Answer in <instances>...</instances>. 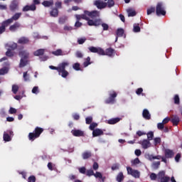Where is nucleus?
Masks as SVG:
<instances>
[{"mask_svg": "<svg viewBox=\"0 0 182 182\" xmlns=\"http://www.w3.org/2000/svg\"><path fill=\"white\" fill-rule=\"evenodd\" d=\"M68 66H69V62L66 61L58 64V67L50 65L49 68L51 69V70H57L60 76L66 79V77L69 76V72L66 70V68H68Z\"/></svg>", "mask_w": 182, "mask_h": 182, "instance_id": "nucleus-1", "label": "nucleus"}, {"mask_svg": "<svg viewBox=\"0 0 182 182\" xmlns=\"http://www.w3.org/2000/svg\"><path fill=\"white\" fill-rule=\"evenodd\" d=\"M42 133H43V128L36 127L33 132L28 134V140H30V141H35L36 139L41 137Z\"/></svg>", "mask_w": 182, "mask_h": 182, "instance_id": "nucleus-2", "label": "nucleus"}, {"mask_svg": "<svg viewBox=\"0 0 182 182\" xmlns=\"http://www.w3.org/2000/svg\"><path fill=\"white\" fill-rule=\"evenodd\" d=\"M156 14L157 16H166V9L164 5L161 2H159L156 6Z\"/></svg>", "mask_w": 182, "mask_h": 182, "instance_id": "nucleus-3", "label": "nucleus"}, {"mask_svg": "<svg viewBox=\"0 0 182 182\" xmlns=\"http://www.w3.org/2000/svg\"><path fill=\"white\" fill-rule=\"evenodd\" d=\"M109 97L105 101L106 105H114L116 102V97H117V93L115 91H111L109 93Z\"/></svg>", "mask_w": 182, "mask_h": 182, "instance_id": "nucleus-4", "label": "nucleus"}, {"mask_svg": "<svg viewBox=\"0 0 182 182\" xmlns=\"http://www.w3.org/2000/svg\"><path fill=\"white\" fill-rule=\"evenodd\" d=\"M21 16H22V13H16L11 16V18L5 20L4 23L6 26H9L11 23H14V21H18Z\"/></svg>", "mask_w": 182, "mask_h": 182, "instance_id": "nucleus-5", "label": "nucleus"}, {"mask_svg": "<svg viewBox=\"0 0 182 182\" xmlns=\"http://www.w3.org/2000/svg\"><path fill=\"white\" fill-rule=\"evenodd\" d=\"M158 180H160L159 182H169L170 176H166V171H161L158 173Z\"/></svg>", "mask_w": 182, "mask_h": 182, "instance_id": "nucleus-6", "label": "nucleus"}, {"mask_svg": "<svg viewBox=\"0 0 182 182\" xmlns=\"http://www.w3.org/2000/svg\"><path fill=\"white\" fill-rule=\"evenodd\" d=\"M9 9L11 12H16V11H19V1H18V0L11 1L9 5Z\"/></svg>", "mask_w": 182, "mask_h": 182, "instance_id": "nucleus-7", "label": "nucleus"}, {"mask_svg": "<svg viewBox=\"0 0 182 182\" xmlns=\"http://www.w3.org/2000/svg\"><path fill=\"white\" fill-rule=\"evenodd\" d=\"M127 173L134 177V178H140V172L137 170H133L132 167L127 166Z\"/></svg>", "mask_w": 182, "mask_h": 182, "instance_id": "nucleus-8", "label": "nucleus"}, {"mask_svg": "<svg viewBox=\"0 0 182 182\" xmlns=\"http://www.w3.org/2000/svg\"><path fill=\"white\" fill-rule=\"evenodd\" d=\"M87 21V25L89 26H100L102 25V19L96 18L95 20H92L90 18Z\"/></svg>", "mask_w": 182, "mask_h": 182, "instance_id": "nucleus-9", "label": "nucleus"}, {"mask_svg": "<svg viewBox=\"0 0 182 182\" xmlns=\"http://www.w3.org/2000/svg\"><path fill=\"white\" fill-rule=\"evenodd\" d=\"M90 52L92 53H97L100 55H104L105 50L102 48H96L95 46H91L88 48Z\"/></svg>", "mask_w": 182, "mask_h": 182, "instance_id": "nucleus-10", "label": "nucleus"}, {"mask_svg": "<svg viewBox=\"0 0 182 182\" xmlns=\"http://www.w3.org/2000/svg\"><path fill=\"white\" fill-rule=\"evenodd\" d=\"M84 14H86L87 16H90V18H92V19H95V18H99V16H100V12L97 11H89L85 10L84 11Z\"/></svg>", "mask_w": 182, "mask_h": 182, "instance_id": "nucleus-11", "label": "nucleus"}, {"mask_svg": "<svg viewBox=\"0 0 182 182\" xmlns=\"http://www.w3.org/2000/svg\"><path fill=\"white\" fill-rule=\"evenodd\" d=\"M116 51L112 48H108L104 50V54H101V56H109V58H112L114 56Z\"/></svg>", "mask_w": 182, "mask_h": 182, "instance_id": "nucleus-12", "label": "nucleus"}, {"mask_svg": "<svg viewBox=\"0 0 182 182\" xmlns=\"http://www.w3.org/2000/svg\"><path fill=\"white\" fill-rule=\"evenodd\" d=\"M21 26V23L16 21L13 25H11L9 26V31H10V32H16V31H18V29H19Z\"/></svg>", "mask_w": 182, "mask_h": 182, "instance_id": "nucleus-13", "label": "nucleus"}, {"mask_svg": "<svg viewBox=\"0 0 182 182\" xmlns=\"http://www.w3.org/2000/svg\"><path fill=\"white\" fill-rule=\"evenodd\" d=\"M73 136L75 137H83L85 136V132L80 129H73L71 131Z\"/></svg>", "mask_w": 182, "mask_h": 182, "instance_id": "nucleus-14", "label": "nucleus"}, {"mask_svg": "<svg viewBox=\"0 0 182 182\" xmlns=\"http://www.w3.org/2000/svg\"><path fill=\"white\" fill-rule=\"evenodd\" d=\"M170 119L173 126H178V123H180V117L178 116L172 115Z\"/></svg>", "mask_w": 182, "mask_h": 182, "instance_id": "nucleus-15", "label": "nucleus"}, {"mask_svg": "<svg viewBox=\"0 0 182 182\" xmlns=\"http://www.w3.org/2000/svg\"><path fill=\"white\" fill-rule=\"evenodd\" d=\"M94 4L95 5V6H97L98 9H105V8H106V3H105L104 1L96 0Z\"/></svg>", "mask_w": 182, "mask_h": 182, "instance_id": "nucleus-16", "label": "nucleus"}, {"mask_svg": "<svg viewBox=\"0 0 182 182\" xmlns=\"http://www.w3.org/2000/svg\"><path fill=\"white\" fill-rule=\"evenodd\" d=\"M164 154L166 159H173L174 157V151L168 149H165Z\"/></svg>", "mask_w": 182, "mask_h": 182, "instance_id": "nucleus-17", "label": "nucleus"}, {"mask_svg": "<svg viewBox=\"0 0 182 182\" xmlns=\"http://www.w3.org/2000/svg\"><path fill=\"white\" fill-rule=\"evenodd\" d=\"M23 12H28V11H36V6L35 5H26L22 9Z\"/></svg>", "mask_w": 182, "mask_h": 182, "instance_id": "nucleus-18", "label": "nucleus"}, {"mask_svg": "<svg viewBox=\"0 0 182 182\" xmlns=\"http://www.w3.org/2000/svg\"><path fill=\"white\" fill-rule=\"evenodd\" d=\"M18 56L21 58L29 59V52L26 50H22L18 52Z\"/></svg>", "mask_w": 182, "mask_h": 182, "instance_id": "nucleus-19", "label": "nucleus"}, {"mask_svg": "<svg viewBox=\"0 0 182 182\" xmlns=\"http://www.w3.org/2000/svg\"><path fill=\"white\" fill-rule=\"evenodd\" d=\"M18 43L20 45H28V43H29V38L25 36L21 37L18 40Z\"/></svg>", "mask_w": 182, "mask_h": 182, "instance_id": "nucleus-20", "label": "nucleus"}, {"mask_svg": "<svg viewBox=\"0 0 182 182\" xmlns=\"http://www.w3.org/2000/svg\"><path fill=\"white\" fill-rule=\"evenodd\" d=\"M140 144L142 146V149H149V147L151 146L150 141H149L148 139H143L140 143Z\"/></svg>", "mask_w": 182, "mask_h": 182, "instance_id": "nucleus-21", "label": "nucleus"}, {"mask_svg": "<svg viewBox=\"0 0 182 182\" xmlns=\"http://www.w3.org/2000/svg\"><path fill=\"white\" fill-rule=\"evenodd\" d=\"M105 133L103 132V130L100 129H95L94 131H92V137H97L99 136H103Z\"/></svg>", "mask_w": 182, "mask_h": 182, "instance_id": "nucleus-22", "label": "nucleus"}, {"mask_svg": "<svg viewBox=\"0 0 182 182\" xmlns=\"http://www.w3.org/2000/svg\"><path fill=\"white\" fill-rule=\"evenodd\" d=\"M50 16H52V18H58V16H59V9H58V8H53L50 11Z\"/></svg>", "mask_w": 182, "mask_h": 182, "instance_id": "nucleus-23", "label": "nucleus"}, {"mask_svg": "<svg viewBox=\"0 0 182 182\" xmlns=\"http://www.w3.org/2000/svg\"><path fill=\"white\" fill-rule=\"evenodd\" d=\"M142 116L144 119L146 120H150L151 119V114H150V112L147 109H144L142 112Z\"/></svg>", "mask_w": 182, "mask_h": 182, "instance_id": "nucleus-24", "label": "nucleus"}, {"mask_svg": "<svg viewBox=\"0 0 182 182\" xmlns=\"http://www.w3.org/2000/svg\"><path fill=\"white\" fill-rule=\"evenodd\" d=\"M28 58H21L20 63H19V68H25L28 63H29Z\"/></svg>", "mask_w": 182, "mask_h": 182, "instance_id": "nucleus-25", "label": "nucleus"}, {"mask_svg": "<svg viewBox=\"0 0 182 182\" xmlns=\"http://www.w3.org/2000/svg\"><path fill=\"white\" fill-rule=\"evenodd\" d=\"M127 13L129 17L136 16V15H137L136 10H134V9H132V8L127 9Z\"/></svg>", "mask_w": 182, "mask_h": 182, "instance_id": "nucleus-26", "label": "nucleus"}, {"mask_svg": "<svg viewBox=\"0 0 182 182\" xmlns=\"http://www.w3.org/2000/svg\"><path fill=\"white\" fill-rule=\"evenodd\" d=\"M122 120V118L116 117L110 119L107 121L108 124H116V123H119Z\"/></svg>", "mask_w": 182, "mask_h": 182, "instance_id": "nucleus-27", "label": "nucleus"}, {"mask_svg": "<svg viewBox=\"0 0 182 182\" xmlns=\"http://www.w3.org/2000/svg\"><path fill=\"white\" fill-rule=\"evenodd\" d=\"M53 0L44 1L42 2V5L45 6V8H50V6H53Z\"/></svg>", "mask_w": 182, "mask_h": 182, "instance_id": "nucleus-28", "label": "nucleus"}, {"mask_svg": "<svg viewBox=\"0 0 182 182\" xmlns=\"http://www.w3.org/2000/svg\"><path fill=\"white\" fill-rule=\"evenodd\" d=\"M106 4V8H113L114 6V0H104Z\"/></svg>", "mask_w": 182, "mask_h": 182, "instance_id": "nucleus-29", "label": "nucleus"}, {"mask_svg": "<svg viewBox=\"0 0 182 182\" xmlns=\"http://www.w3.org/2000/svg\"><path fill=\"white\" fill-rule=\"evenodd\" d=\"M45 54V49H38L33 52L34 56H43Z\"/></svg>", "mask_w": 182, "mask_h": 182, "instance_id": "nucleus-30", "label": "nucleus"}, {"mask_svg": "<svg viewBox=\"0 0 182 182\" xmlns=\"http://www.w3.org/2000/svg\"><path fill=\"white\" fill-rule=\"evenodd\" d=\"M83 160H87V159H90L92 157V152L89 151H86L82 154Z\"/></svg>", "mask_w": 182, "mask_h": 182, "instance_id": "nucleus-31", "label": "nucleus"}, {"mask_svg": "<svg viewBox=\"0 0 182 182\" xmlns=\"http://www.w3.org/2000/svg\"><path fill=\"white\" fill-rule=\"evenodd\" d=\"M52 53L54 55V56H63L66 55L65 53H63L62 49H58L55 51H53Z\"/></svg>", "mask_w": 182, "mask_h": 182, "instance_id": "nucleus-32", "label": "nucleus"}, {"mask_svg": "<svg viewBox=\"0 0 182 182\" xmlns=\"http://www.w3.org/2000/svg\"><path fill=\"white\" fill-rule=\"evenodd\" d=\"M117 181L122 182L124 180V175H123V172H119L116 178Z\"/></svg>", "mask_w": 182, "mask_h": 182, "instance_id": "nucleus-33", "label": "nucleus"}, {"mask_svg": "<svg viewBox=\"0 0 182 182\" xmlns=\"http://www.w3.org/2000/svg\"><path fill=\"white\" fill-rule=\"evenodd\" d=\"M89 65H92V62H90V57L85 58V62L83 63L84 68H87Z\"/></svg>", "mask_w": 182, "mask_h": 182, "instance_id": "nucleus-34", "label": "nucleus"}, {"mask_svg": "<svg viewBox=\"0 0 182 182\" xmlns=\"http://www.w3.org/2000/svg\"><path fill=\"white\" fill-rule=\"evenodd\" d=\"M15 53L12 51L11 49H7V51L6 52V56L8 58H13L14 56Z\"/></svg>", "mask_w": 182, "mask_h": 182, "instance_id": "nucleus-35", "label": "nucleus"}, {"mask_svg": "<svg viewBox=\"0 0 182 182\" xmlns=\"http://www.w3.org/2000/svg\"><path fill=\"white\" fill-rule=\"evenodd\" d=\"M124 35V30L123 28H118L117 30V36H119V38H122Z\"/></svg>", "mask_w": 182, "mask_h": 182, "instance_id": "nucleus-36", "label": "nucleus"}, {"mask_svg": "<svg viewBox=\"0 0 182 182\" xmlns=\"http://www.w3.org/2000/svg\"><path fill=\"white\" fill-rule=\"evenodd\" d=\"M3 139H4V141H11V136H9V134H8L6 132L4 133Z\"/></svg>", "mask_w": 182, "mask_h": 182, "instance_id": "nucleus-37", "label": "nucleus"}, {"mask_svg": "<svg viewBox=\"0 0 182 182\" xmlns=\"http://www.w3.org/2000/svg\"><path fill=\"white\" fill-rule=\"evenodd\" d=\"M146 134L147 135V139L149 141L153 139V137H154V132L153 131H150Z\"/></svg>", "mask_w": 182, "mask_h": 182, "instance_id": "nucleus-38", "label": "nucleus"}, {"mask_svg": "<svg viewBox=\"0 0 182 182\" xmlns=\"http://www.w3.org/2000/svg\"><path fill=\"white\" fill-rule=\"evenodd\" d=\"M18 90H19V86L17 85H12V92L14 95H16L18 93Z\"/></svg>", "mask_w": 182, "mask_h": 182, "instance_id": "nucleus-39", "label": "nucleus"}, {"mask_svg": "<svg viewBox=\"0 0 182 182\" xmlns=\"http://www.w3.org/2000/svg\"><path fill=\"white\" fill-rule=\"evenodd\" d=\"M18 48V44L16 43H13L10 45H9V48L8 49H11V50H15V49H16Z\"/></svg>", "mask_w": 182, "mask_h": 182, "instance_id": "nucleus-40", "label": "nucleus"}, {"mask_svg": "<svg viewBox=\"0 0 182 182\" xmlns=\"http://www.w3.org/2000/svg\"><path fill=\"white\" fill-rule=\"evenodd\" d=\"M73 68L75 70H80V63H75L73 65Z\"/></svg>", "mask_w": 182, "mask_h": 182, "instance_id": "nucleus-41", "label": "nucleus"}, {"mask_svg": "<svg viewBox=\"0 0 182 182\" xmlns=\"http://www.w3.org/2000/svg\"><path fill=\"white\" fill-rule=\"evenodd\" d=\"M156 12V8L155 7H151L147 9V15H151V14H154Z\"/></svg>", "mask_w": 182, "mask_h": 182, "instance_id": "nucleus-42", "label": "nucleus"}, {"mask_svg": "<svg viewBox=\"0 0 182 182\" xmlns=\"http://www.w3.org/2000/svg\"><path fill=\"white\" fill-rule=\"evenodd\" d=\"M96 127H97V123L92 122L89 127V129L93 132Z\"/></svg>", "mask_w": 182, "mask_h": 182, "instance_id": "nucleus-43", "label": "nucleus"}, {"mask_svg": "<svg viewBox=\"0 0 182 182\" xmlns=\"http://www.w3.org/2000/svg\"><path fill=\"white\" fill-rule=\"evenodd\" d=\"M175 105H180V97L178 95H176L173 97Z\"/></svg>", "mask_w": 182, "mask_h": 182, "instance_id": "nucleus-44", "label": "nucleus"}, {"mask_svg": "<svg viewBox=\"0 0 182 182\" xmlns=\"http://www.w3.org/2000/svg\"><path fill=\"white\" fill-rule=\"evenodd\" d=\"M152 167L153 168H154L155 170H157V168H159L160 167V161H157V162H154L152 164Z\"/></svg>", "mask_w": 182, "mask_h": 182, "instance_id": "nucleus-45", "label": "nucleus"}, {"mask_svg": "<svg viewBox=\"0 0 182 182\" xmlns=\"http://www.w3.org/2000/svg\"><path fill=\"white\" fill-rule=\"evenodd\" d=\"M100 25L103 28V31H109V24L105 23H102V21H101Z\"/></svg>", "mask_w": 182, "mask_h": 182, "instance_id": "nucleus-46", "label": "nucleus"}, {"mask_svg": "<svg viewBox=\"0 0 182 182\" xmlns=\"http://www.w3.org/2000/svg\"><path fill=\"white\" fill-rule=\"evenodd\" d=\"M92 122H93V117H87V118H85L86 124H90Z\"/></svg>", "mask_w": 182, "mask_h": 182, "instance_id": "nucleus-47", "label": "nucleus"}, {"mask_svg": "<svg viewBox=\"0 0 182 182\" xmlns=\"http://www.w3.org/2000/svg\"><path fill=\"white\" fill-rule=\"evenodd\" d=\"M155 146H157V144H160L161 143V138L156 137L154 139Z\"/></svg>", "mask_w": 182, "mask_h": 182, "instance_id": "nucleus-48", "label": "nucleus"}, {"mask_svg": "<svg viewBox=\"0 0 182 182\" xmlns=\"http://www.w3.org/2000/svg\"><path fill=\"white\" fill-rule=\"evenodd\" d=\"M28 182H36V177L33 175L30 176L28 178Z\"/></svg>", "mask_w": 182, "mask_h": 182, "instance_id": "nucleus-49", "label": "nucleus"}, {"mask_svg": "<svg viewBox=\"0 0 182 182\" xmlns=\"http://www.w3.org/2000/svg\"><path fill=\"white\" fill-rule=\"evenodd\" d=\"M53 167H55V164H52V162H49L48 164V168L50 170V171H53V170H55Z\"/></svg>", "mask_w": 182, "mask_h": 182, "instance_id": "nucleus-50", "label": "nucleus"}, {"mask_svg": "<svg viewBox=\"0 0 182 182\" xmlns=\"http://www.w3.org/2000/svg\"><path fill=\"white\" fill-rule=\"evenodd\" d=\"M23 77L25 82H28V80H29V75H28V72L23 73Z\"/></svg>", "mask_w": 182, "mask_h": 182, "instance_id": "nucleus-51", "label": "nucleus"}, {"mask_svg": "<svg viewBox=\"0 0 182 182\" xmlns=\"http://www.w3.org/2000/svg\"><path fill=\"white\" fill-rule=\"evenodd\" d=\"M157 129L159 130H163L164 129V124L163 122H160L157 124Z\"/></svg>", "mask_w": 182, "mask_h": 182, "instance_id": "nucleus-52", "label": "nucleus"}, {"mask_svg": "<svg viewBox=\"0 0 182 182\" xmlns=\"http://www.w3.org/2000/svg\"><path fill=\"white\" fill-rule=\"evenodd\" d=\"M75 56H76V58L82 59V58H83V53H82V52H80V51H77L75 53Z\"/></svg>", "mask_w": 182, "mask_h": 182, "instance_id": "nucleus-53", "label": "nucleus"}, {"mask_svg": "<svg viewBox=\"0 0 182 182\" xmlns=\"http://www.w3.org/2000/svg\"><path fill=\"white\" fill-rule=\"evenodd\" d=\"M140 164V159H139V158H136L135 159L132 161V164H133L134 166H136V164Z\"/></svg>", "mask_w": 182, "mask_h": 182, "instance_id": "nucleus-54", "label": "nucleus"}, {"mask_svg": "<svg viewBox=\"0 0 182 182\" xmlns=\"http://www.w3.org/2000/svg\"><path fill=\"white\" fill-rule=\"evenodd\" d=\"M94 176L95 178H102V177H103V175H102V173L100 172H96L95 173H94Z\"/></svg>", "mask_w": 182, "mask_h": 182, "instance_id": "nucleus-55", "label": "nucleus"}, {"mask_svg": "<svg viewBox=\"0 0 182 182\" xmlns=\"http://www.w3.org/2000/svg\"><path fill=\"white\" fill-rule=\"evenodd\" d=\"M134 32L135 33L140 32V26H139V24L134 25Z\"/></svg>", "mask_w": 182, "mask_h": 182, "instance_id": "nucleus-56", "label": "nucleus"}, {"mask_svg": "<svg viewBox=\"0 0 182 182\" xmlns=\"http://www.w3.org/2000/svg\"><path fill=\"white\" fill-rule=\"evenodd\" d=\"M157 177H159V176L156 175V174L154 173H151V175H150V178H151V180H153V181L157 180Z\"/></svg>", "mask_w": 182, "mask_h": 182, "instance_id": "nucleus-57", "label": "nucleus"}, {"mask_svg": "<svg viewBox=\"0 0 182 182\" xmlns=\"http://www.w3.org/2000/svg\"><path fill=\"white\" fill-rule=\"evenodd\" d=\"M86 176H88V177H90V176H95V172L93 170H88L86 171Z\"/></svg>", "mask_w": 182, "mask_h": 182, "instance_id": "nucleus-58", "label": "nucleus"}, {"mask_svg": "<svg viewBox=\"0 0 182 182\" xmlns=\"http://www.w3.org/2000/svg\"><path fill=\"white\" fill-rule=\"evenodd\" d=\"M32 93H34L35 95H38L39 93V87H33V88L32 89Z\"/></svg>", "mask_w": 182, "mask_h": 182, "instance_id": "nucleus-59", "label": "nucleus"}, {"mask_svg": "<svg viewBox=\"0 0 182 182\" xmlns=\"http://www.w3.org/2000/svg\"><path fill=\"white\" fill-rule=\"evenodd\" d=\"M79 172L81 174H86V168L85 166L80 168H79Z\"/></svg>", "mask_w": 182, "mask_h": 182, "instance_id": "nucleus-60", "label": "nucleus"}, {"mask_svg": "<svg viewBox=\"0 0 182 182\" xmlns=\"http://www.w3.org/2000/svg\"><path fill=\"white\" fill-rule=\"evenodd\" d=\"M55 8L57 9H62V3L60 1L55 2Z\"/></svg>", "mask_w": 182, "mask_h": 182, "instance_id": "nucleus-61", "label": "nucleus"}, {"mask_svg": "<svg viewBox=\"0 0 182 182\" xmlns=\"http://www.w3.org/2000/svg\"><path fill=\"white\" fill-rule=\"evenodd\" d=\"M8 73V70L6 68H1L0 70V75H6Z\"/></svg>", "mask_w": 182, "mask_h": 182, "instance_id": "nucleus-62", "label": "nucleus"}, {"mask_svg": "<svg viewBox=\"0 0 182 182\" xmlns=\"http://www.w3.org/2000/svg\"><path fill=\"white\" fill-rule=\"evenodd\" d=\"M112 170L114 171V170H119V164H114L112 166Z\"/></svg>", "mask_w": 182, "mask_h": 182, "instance_id": "nucleus-63", "label": "nucleus"}, {"mask_svg": "<svg viewBox=\"0 0 182 182\" xmlns=\"http://www.w3.org/2000/svg\"><path fill=\"white\" fill-rule=\"evenodd\" d=\"M82 25H83V23H80V21H77L75 23V27L80 28V26H82Z\"/></svg>", "mask_w": 182, "mask_h": 182, "instance_id": "nucleus-64", "label": "nucleus"}]
</instances>
